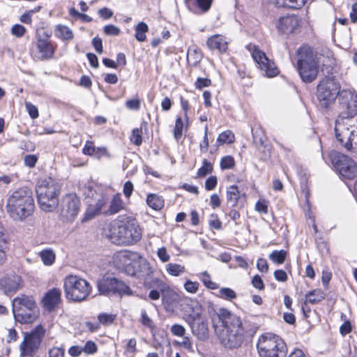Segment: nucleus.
<instances>
[{
	"mask_svg": "<svg viewBox=\"0 0 357 357\" xmlns=\"http://www.w3.org/2000/svg\"><path fill=\"white\" fill-rule=\"evenodd\" d=\"M96 149L92 142L87 141L82 149V153L86 155H93L95 154Z\"/></svg>",
	"mask_w": 357,
	"mask_h": 357,
	"instance_id": "obj_51",
	"label": "nucleus"
},
{
	"mask_svg": "<svg viewBox=\"0 0 357 357\" xmlns=\"http://www.w3.org/2000/svg\"><path fill=\"white\" fill-rule=\"evenodd\" d=\"M15 319L22 323L33 322L37 317V305L31 296L21 295L15 298L12 303Z\"/></svg>",
	"mask_w": 357,
	"mask_h": 357,
	"instance_id": "obj_7",
	"label": "nucleus"
},
{
	"mask_svg": "<svg viewBox=\"0 0 357 357\" xmlns=\"http://www.w3.org/2000/svg\"><path fill=\"white\" fill-rule=\"evenodd\" d=\"M84 194L88 197H91L94 202L88 205L82 222H86L95 218L102 212L108 203L109 198L100 189H93L91 186L86 188Z\"/></svg>",
	"mask_w": 357,
	"mask_h": 357,
	"instance_id": "obj_11",
	"label": "nucleus"
},
{
	"mask_svg": "<svg viewBox=\"0 0 357 357\" xmlns=\"http://www.w3.org/2000/svg\"><path fill=\"white\" fill-rule=\"evenodd\" d=\"M202 59V54L201 50L195 47H190L187 53L188 62L195 66L200 62Z\"/></svg>",
	"mask_w": 357,
	"mask_h": 357,
	"instance_id": "obj_31",
	"label": "nucleus"
},
{
	"mask_svg": "<svg viewBox=\"0 0 357 357\" xmlns=\"http://www.w3.org/2000/svg\"><path fill=\"white\" fill-rule=\"evenodd\" d=\"M188 123L186 122L185 128H187ZM185 128V124L181 117H177L175 122V126L174 129V137L176 140L178 141L182 135Z\"/></svg>",
	"mask_w": 357,
	"mask_h": 357,
	"instance_id": "obj_38",
	"label": "nucleus"
},
{
	"mask_svg": "<svg viewBox=\"0 0 357 357\" xmlns=\"http://www.w3.org/2000/svg\"><path fill=\"white\" fill-rule=\"evenodd\" d=\"M287 252L284 250H274L270 255V259L274 263L281 264H282L286 258Z\"/></svg>",
	"mask_w": 357,
	"mask_h": 357,
	"instance_id": "obj_40",
	"label": "nucleus"
},
{
	"mask_svg": "<svg viewBox=\"0 0 357 357\" xmlns=\"http://www.w3.org/2000/svg\"><path fill=\"white\" fill-rule=\"evenodd\" d=\"M140 106H141V102L139 98L128 100L126 102V107L128 109L137 111V110L139 109Z\"/></svg>",
	"mask_w": 357,
	"mask_h": 357,
	"instance_id": "obj_50",
	"label": "nucleus"
},
{
	"mask_svg": "<svg viewBox=\"0 0 357 357\" xmlns=\"http://www.w3.org/2000/svg\"><path fill=\"white\" fill-rule=\"evenodd\" d=\"M94 155L97 159H100L102 157H104V156L107 157V158H109L110 156L109 153H108V151L105 147H98V148L96 149Z\"/></svg>",
	"mask_w": 357,
	"mask_h": 357,
	"instance_id": "obj_62",
	"label": "nucleus"
},
{
	"mask_svg": "<svg viewBox=\"0 0 357 357\" xmlns=\"http://www.w3.org/2000/svg\"><path fill=\"white\" fill-rule=\"evenodd\" d=\"M61 291L58 288L49 290L43 298V305L48 311H52L61 301Z\"/></svg>",
	"mask_w": 357,
	"mask_h": 357,
	"instance_id": "obj_19",
	"label": "nucleus"
},
{
	"mask_svg": "<svg viewBox=\"0 0 357 357\" xmlns=\"http://www.w3.org/2000/svg\"><path fill=\"white\" fill-rule=\"evenodd\" d=\"M213 165L207 160L204 159L202 162V166L197 171V176L204 177L206 174L213 172Z\"/></svg>",
	"mask_w": 357,
	"mask_h": 357,
	"instance_id": "obj_42",
	"label": "nucleus"
},
{
	"mask_svg": "<svg viewBox=\"0 0 357 357\" xmlns=\"http://www.w3.org/2000/svg\"><path fill=\"white\" fill-rule=\"evenodd\" d=\"M341 92L340 86L334 79L324 78L317 86V98L324 107H328Z\"/></svg>",
	"mask_w": 357,
	"mask_h": 357,
	"instance_id": "obj_13",
	"label": "nucleus"
},
{
	"mask_svg": "<svg viewBox=\"0 0 357 357\" xmlns=\"http://www.w3.org/2000/svg\"><path fill=\"white\" fill-rule=\"evenodd\" d=\"M157 256L162 262H167L170 259V255L167 253V249L165 247H162L158 250Z\"/></svg>",
	"mask_w": 357,
	"mask_h": 357,
	"instance_id": "obj_54",
	"label": "nucleus"
},
{
	"mask_svg": "<svg viewBox=\"0 0 357 357\" xmlns=\"http://www.w3.org/2000/svg\"><path fill=\"white\" fill-rule=\"evenodd\" d=\"M26 31V29L21 24H15L11 29V33L17 37H22Z\"/></svg>",
	"mask_w": 357,
	"mask_h": 357,
	"instance_id": "obj_53",
	"label": "nucleus"
},
{
	"mask_svg": "<svg viewBox=\"0 0 357 357\" xmlns=\"http://www.w3.org/2000/svg\"><path fill=\"white\" fill-rule=\"evenodd\" d=\"M217 178L214 176L208 177L205 182V188L207 190H213L217 185Z\"/></svg>",
	"mask_w": 357,
	"mask_h": 357,
	"instance_id": "obj_58",
	"label": "nucleus"
},
{
	"mask_svg": "<svg viewBox=\"0 0 357 357\" xmlns=\"http://www.w3.org/2000/svg\"><path fill=\"white\" fill-rule=\"evenodd\" d=\"M220 298L231 301L236 298V292L229 287H222L219 290L218 295Z\"/></svg>",
	"mask_w": 357,
	"mask_h": 357,
	"instance_id": "obj_41",
	"label": "nucleus"
},
{
	"mask_svg": "<svg viewBox=\"0 0 357 357\" xmlns=\"http://www.w3.org/2000/svg\"><path fill=\"white\" fill-rule=\"evenodd\" d=\"M252 285L259 290H262L264 288V282L259 275H255L252 280Z\"/></svg>",
	"mask_w": 357,
	"mask_h": 357,
	"instance_id": "obj_59",
	"label": "nucleus"
},
{
	"mask_svg": "<svg viewBox=\"0 0 357 357\" xmlns=\"http://www.w3.org/2000/svg\"><path fill=\"white\" fill-rule=\"evenodd\" d=\"M235 165L234 158L230 155L223 157L220 161V167L222 169H228L232 168Z\"/></svg>",
	"mask_w": 357,
	"mask_h": 357,
	"instance_id": "obj_45",
	"label": "nucleus"
},
{
	"mask_svg": "<svg viewBox=\"0 0 357 357\" xmlns=\"http://www.w3.org/2000/svg\"><path fill=\"white\" fill-rule=\"evenodd\" d=\"M166 271L169 275L177 277L184 273L185 268L181 264L169 263L166 265Z\"/></svg>",
	"mask_w": 357,
	"mask_h": 357,
	"instance_id": "obj_37",
	"label": "nucleus"
},
{
	"mask_svg": "<svg viewBox=\"0 0 357 357\" xmlns=\"http://www.w3.org/2000/svg\"><path fill=\"white\" fill-rule=\"evenodd\" d=\"M63 288L66 298L76 302L85 300L91 290L89 283L86 280L73 275L66 277Z\"/></svg>",
	"mask_w": 357,
	"mask_h": 357,
	"instance_id": "obj_9",
	"label": "nucleus"
},
{
	"mask_svg": "<svg viewBox=\"0 0 357 357\" xmlns=\"http://www.w3.org/2000/svg\"><path fill=\"white\" fill-rule=\"evenodd\" d=\"M325 296L326 294L321 289H314L306 294L305 303L316 304L322 301Z\"/></svg>",
	"mask_w": 357,
	"mask_h": 357,
	"instance_id": "obj_30",
	"label": "nucleus"
},
{
	"mask_svg": "<svg viewBox=\"0 0 357 357\" xmlns=\"http://www.w3.org/2000/svg\"><path fill=\"white\" fill-rule=\"evenodd\" d=\"M36 190L38 204L43 211L50 212L56 208L61 187L54 179L48 177L38 180Z\"/></svg>",
	"mask_w": 357,
	"mask_h": 357,
	"instance_id": "obj_4",
	"label": "nucleus"
},
{
	"mask_svg": "<svg viewBox=\"0 0 357 357\" xmlns=\"http://www.w3.org/2000/svg\"><path fill=\"white\" fill-rule=\"evenodd\" d=\"M192 332L200 340H206L208 337V324L204 320L198 319H194L190 323Z\"/></svg>",
	"mask_w": 357,
	"mask_h": 357,
	"instance_id": "obj_21",
	"label": "nucleus"
},
{
	"mask_svg": "<svg viewBox=\"0 0 357 357\" xmlns=\"http://www.w3.org/2000/svg\"><path fill=\"white\" fill-rule=\"evenodd\" d=\"M332 162L341 177L352 179L357 175V165L349 156L335 153L332 156Z\"/></svg>",
	"mask_w": 357,
	"mask_h": 357,
	"instance_id": "obj_15",
	"label": "nucleus"
},
{
	"mask_svg": "<svg viewBox=\"0 0 357 357\" xmlns=\"http://www.w3.org/2000/svg\"><path fill=\"white\" fill-rule=\"evenodd\" d=\"M177 344L180 347H181L188 351H191L192 349V343L190 339L189 338V337L183 336L182 341L177 342Z\"/></svg>",
	"mask_w": 357,
	"mask_h": 357,
	"instance_id": "obj_57",
	"label": "nucleus"
},
{
	"mask_svg": "<svg viewBox=\"0 0 357 357\" xmlns=\"http://www.w3.org/2000/svg\"><path fill=\"white\" fill-rule=\"evenodd\" d=\"M103 31L104 33L107 36H119L121 33L120 29L113 24H108L105 26Z\"/></svg>",
	"mask_w": 357,
	"mask_h": 357,
	"instance_id": "obj_47",
	"label": "nucleus"
},
{
	"mask_svg": "<svg viewBox=\"0 0 357 357\" xmlns=\"http://www.w3.org/2000/svg\"><path fill=\"white\" fill-rule=\"evenodd\" d=\"M26 111L28 112L30 117L32 119H35L36 118L38 117V108L33 105V104L30 103V102H26Z\"/></svg>",
	"mask_w": 357,
	"mask_h": 357,
	"instance_id": "obj_52",
	"label": "nucleus"
},
{
	"mask_svg": "<svg viewBox=\"0 0 357 357\" xmlns=\"http://www.w3.org/2000/svg\"><path fill=\"white\" fill-rule=\"evenodd\" d=\"M252 52V56L255 61L258 64L259 68L266 73L267 77H273L279 73V70L268 58L266 54L255 45L252 47L251 45L248 47Z\"/></svg>",
	"mask_w": 357,
	"mask_h": 357,
	"instance_id": "obj_16",
	"label": "nucleus"
},
{
	"mask_svg": "<svg viewBox=\"0 0 357 357\" xmlns=\"http://www.w3.org/2000/svg\"><path fill=\"white\" fill-rule=\"evenodd\" d=\"M300 26L299 17L296 15H291L282 17L279 19L277 24L278 31L284 34H289L296 32Z\"/></svg>",
	"mask_w": 357,
	"mask_h": 357,
	"instance_id": "obj_18",
	"label": "nucleus"
},
{
	"mask_svg": "<svg viewBox=\"0 0 357 357\" xmlns=\"http://www.w3.org/2000/svg\"><path fill=\"white\" fill-rule=\"evenodd\" d=\"M8 234L3 227L0 222V264H1L6 259V250L8 244Z\"/></svg>",
	"mask_w": 357,
	"mask_h": 357,
	"instance_id": "obj_29",
	"label": "nucleus"
},
{
	"mask_svg": "<svg viewBox=\"0 0 357 357\" xmlns=\"http://www.w3.org/2000/svg\"><path fill=\"white\" fill-rule=\"evenodd\" d=\"M38 161V157L36 155H27L24 157V164L29 167H35Z\"/></svg>",
	"mask_w": 357,
	"mask_h": 357,
	"instance_id": "obj_56",
	"label": "nucleus"
},
{
	"mask_svg": "<svg viewBox=\"0 0 357 357\" xmlns=\"http://www.w3.org/2000/svg\"><path fill=\"white\" fill-rule=\"evenodd\" d=\"M97 286L100 294L104 296L121 297L132 294L129 286L116 278H103L98 281Z\"/></svg>",
	"mask_w": 357,
	"mask_h": 357,
	"instance_id": "obj_12",
	"label": "nucleus"
},
{
	"mask_svg": "<svg viewBox=\"0 0 357 357\" xmlns=\"http://www.w3.org/2000/svg\"><path fill=\"white\" fill-rule=\"evenodd\" d=\"M135 37L139 42H144L146 39V33L149 31L148 25L144 22H139L135 28Z\"/></svg>",
	"mask_w": 357,
	"mask_h": 357,
	"instance_id": "obj_33",
	"label": "nucleus"
},
{
	"mask_svg": "<svg viewBox=\"0 0 357 357\" xmlns=\"http://www.w3.org/2000/svg\"><path fill=\"white\" fill-rule=\"evenodd\" d=\"M307 0H277L276 6L290 9H301Z\"/></svg>",
	"mask_w": 357,
	"mask_h": 357,
	"instance_id": "obj_32",
	"label": "nucleus"
},
{
	"mask_svg": "<svg viewBox=\"0 0 357 357\" xmlns=\"http://www.w3.org/2000/svg\"><path fill=\"white\" fill-rule=\"evenodd\" d=\"M257 267L259 271L263 273H266L268 270V266L266 260L262 258H259L257 260Z\"/></svg>",
	"mask_w": 357,
	"mask_h": 357,
	"instance_id": "obj_63",
	"label": "nucleus"
},
{
	"mask_svg": "<svg viewBox=\"0 0 357 357\" xmlns=\"http://www.w3.org/2000/svg\"><path fill=\"white\" fill-rule=\"evenodd\" d=\"M141 134L142 131L139 129L135 128L132 130L130 141L136 146H139L142 142Z\"/></svg>",
	"mask_w": 357,
	"mask_h": 357,
	"instance_id": "obj_46",
	"label": "nucleus"
},
{
	"mask_svg": "<svg viewBox=\"0 0 357 357\" xmlns=\"http://www.w3.org/2000/svg\"><path fill=\"white\" fill-rule=\"evenodd\" d=\"M235 137L230 130H226L219 134L217 138V142L220 144H231L234 142Z\"/></svg>",
	"mask_w": 357,
	"mask_h": 357,
	"instance_id": "obj_39",
	"label": "nucleus"
},
{
	"mask_svg": "<svg viewBox=\"0 0 357 357\" xmlns=\"http://www.w3.org/2000/svg\"><path fill=\"white\" fill-rule=\"evenodd\" d=\"M339 103L341 112L335 120L338 121L352 120V123H357L354 116L357 115V93L353 89H342L340 93Z\"/></svg>",
	"mask_w": 357,
	"mask_h": 357,
	"instance_id": "obj_10",
	"label": "nucleus"
},
{
	"mask_svg": "<svg viewBox=\"0 0 357 357\" xmlns=\"http://www.w3.org/2000/svg\"><path fill=\"white\" fill-rule=\"evenodd\" d=\"M55 36L62 40L70 41L73 39L74 34L71 29L66 25H56L54 29Z\"/></svg>",
	"mask_w": 357,
	"mask_h": 357,
	"instance_id": "obj_28",
	"label": "nucleus"
},
{
	"mask_svg": "<svg viewBox=\"0 0 357 357\" xmlns=\"http://www.w3.org/2000/svg\"><path fill=\"white\" fill-rule=\"evenodd\" d=\"M39 255L45 266H51L55 261L56 256L52 249L43 250Z\"/></svg>",
	"mask_w": 357,
	"mask_h": 357,
	"instance_id": "obj_36",
	"label": "nucleus"
},
{
	"mask_svg": "<svg viewBox=\"0 0 357 357\" xmlns=\"http://www.w3.org/2000/svg\"><path fill=\"white\" fill-rule=\"evenodd\" d=\"M116 318V314H108V313H100L98 316V320L99 324L109 325L113 323Z\"/></svg>",
	"mask_w": 357,
	"mask_h": 357,
	"instance_id": "obj_43",
	"label": "nucleus"
},
{
	"mask_svg": "<svg viewBox=\"0 0 357 357\" xmlns=\"http://www.w3.org/2000/svg\"><path fill=\"white\" fill-rule=\"evenodd\" d=\"M141 230L135 220L125 218L112 225L110 238L117 244L130 245L141 238Z\"/></svg>",
	"mask_w": 357,
	"mask_h": 357,
	"instance_id": "obj_5",
	"label": "nucleus"
},
{
	"mask_svg": "<svg viewBox=\"0 0 357 357\" xmlns=\"http://www.w3.org/2000/svg\"><path fill=\"white\" fill-rule=\"evenodd\" d=\"M170 331L172 333L178 337H183L185 333V328L180 324H174L172 326Z\"/></svg>",
	"mask_w": 357,
	"mask_h": 357,
	"instance_id": "obj_48",
	"label": "nucleus"
},
{
	"mask_svg": "<svg viewBox=\"0 0 357 357\" xmlns=\"http://www.w3.org/2000/svg\"><path fill=\"white\" fill-rule=\"evenodd\" d=\"M199 284L190 280H186L183 284L184 289L190 294H196L199 289Z\"/></svg>",
	"mask_w": 357,
	"mask_h": 357,
	"instance_id": "obj_44",
	"label": "nucleus"
},
{
	"mask_svg": "<svg viewBox=\"0 0 357 357\" xmlns=\"http://www.w3.org/2000/svg\"><path fill=\"white\" fill-rule=\"evenodd\" d=\"M123 208L124 204L121 195L117 193L112 197L108 209L103 211L102 213L106 215H111L119 213L122 209H123Z\"/></svg>",
	"mask_w": 357,
	"mask_h": 357,
	"instance_id": "obj_26",
	"label": "nucleus"
},
{
	"mask_svg": "<svg viewBox=\"0 0 357 357\" xmlns=\"http://www.w3.org/2000/svg\"><path fill=\"white\" fill-rule=\"evenodd\" d=\"M212 3L213 0H185L188 9L195 14H203L208 12Z\"/></svg>",
	"mask_w": 357,
	"mask_h": 357,
	"instance_id": "obj_22",
	"label": "nucleus"
},
{
	"mask_svg": "<svg viewBox=\"0 0 357 357\" xmlns=\"http://www.w3.org/2000/svg\"><path fill=\"white\" fill-rule=\"evenodd\" d=\"M199 280L202 282L204 285L209 289H217L219 286L217 283L211 280V275L207 271H203L197 275Z\"/></svg>",
	"mask_w": 357,
	"mask_h": 357,
	"instance_id": "obj_35",
	"label": "nucleus"
},
{
	"mask_svg": "<svg viewBox=\"0 0 357 357\" xmlns=\"http://www.w3.org/2000/svg\"><path fill=\"white\" fill-rule=\"evenodd\" d=\"M133 189H134V187H133L132 183L130 181H126L123 185V189L124 195L127 198H129L133 192Z\"/></svg>",
	"mask_w": 357,
	"mask_h": 357,
	"instance_id": "obj_60",
	"label": "nucleus"
},
{
	"mask_svg": "<svg viewBox=\"0 0 357 357\" xmlns=\"http://www.w3.org/2000/svg\"><path fill=\"white\" fill-rule=\"evenodd\" d=\"M152 284L153 287H156L161 292L162 302L169 303L168 297L174 295L170 287L163 280L156 278H153Z\"/></svg>",
	"mask_w": 357,
	"mask_h": 357,
	"instance_id": "obj_24",
	"label": "nucleus"
},
{
	"mask_svg": "<svg viewBox=\"0 0 357 357\" xmlns=\"http://www.w3.org/2000/svg\"><path fill=\"white\" fill-rule=\"evenodd\" d=\"M80 209V200L74 193L66 195L61 200V215L67 220H73Z\"/></svg>",
	"mask_w": 357,
	"mask_h": 357,
	"instance_id": "obj_17",
	"label": "nucleus"
},
{
	"mask_svg": "<svg viewBox=\"0 0 357 357\" xmlns=\"http://www.w3.org/2000/svg\"><path fill=\"white\" fill-rule=\"evenodd\" d=\"M34 208L33 192L28 187L17 188L7 198L6 212L14 221H24L33 214Z\"/></svg>",
	"mask_w": 357,
	"mask_h": 357,
	"instance_id": "obj_1",
	"label": "nucleus"
},
{
	"mask_svg": "<svg viewBox=\"0 0 357 357\" xmlns=\"http://www.w3.org/2000/svg\"><path fill=\"white\" fill-rule=\"evenodd\" d=\"M45 329L42 325L37 326L30 333H26L20 345L21 357H33L39 349Z\"/></svg>",
	"mask_w": 357,
	"mask_h": 357,
	"instance_id": "obj_14",
	"label": "nucleus"
},
{
	"mask_svg": "<svg viewBox=\"0 0 357 357\" xmlns=\"http://www.w3.org/2000/svg\"><path fill=\"white\" fill-rule=\"evenodd\" d=\"M50 357H64V349L59 347H54L49 351Z\"/></svg>",
	"mask_w": 357,
	"mask_h": 357,
	"instance_id": "obj_64",
	"label": "nucleus"
},
{
	"mask_svg": "<svg viewBox=\"0 0 357 357\" xmlns=\"http://www.w3.org/2000/svg\"><path fill=\"white\" fill-rule=\"evenodd\" d=\"M211 84V79L203 77H198L195 83V87L198 89H202V88L208 86Z\"/></svg>",
	"mask_w": 357,
	"mask_h": 357,
	"instance_id": "obj_55",
	"label": "nucleus"
},
{
	"mask_svg": "<svg viewBox=\"0 0 357 357\" xmlns=\"http://www.w3.org/2000/svg\"><path fill=\"white\" fill-rule=\"evenodd\" d=\"M146 201L147 205L155 211H160L165 205L162 197L155 193L149 194Z\"/></svg>",
	"mask_w": 357,
	"mask_h": 357,
	"instance_id": "obj_27",
	"label": "nucleus"
},
{
	"mask_svg": "<svg viewBox=\"0 0 357 357\" xmlns=\"http://www.w3.org/2000/svg\"><path fill=\"white\" fill-rule=\"evenodd\" d=\"M218 316L223 326L220 337L222 344L229 349L240 347L244 337V329L240 318L225 308L220 309Z\"/></svg>",
	"mask_w": 357,
	"mask_h": 357,
	"instance_id": "obj_2",
	"label": "nucleus"
},
{
	"mask_svg": "<svg viewBox=\"0 0 357 357\" xmlns=\"http://www.w3.org/2000/svg\"><path fill=\"white\" fill-rule=\"evenodd\" d=\"M207 46L211 50H218L220 52H225L227 49V42L219 35L210 37L207 40Z\"/></svg>",
	"mask_w": 357,
	"mask_h": 357,
	"instance_id": "obj_25",
	"label": "nucleus"
},
{
	"mask_svg": "<svg viewBox=\"0 0 357 357\" xmlns=\"http://www.w3.org/2000/svg\"><path fill=\"white\" fill-rule=\"evenodd\" d=\"M352 120L338 121L335 124V135L340 145L347 151L357 153V130H355L356 123Z\"/></svg>",
	"mask_w": 357,
	"mask_h": 357,
	"instance_id": "obj_8",
	"label": "nucleus"
},
{
	"mask_svg": "<svg viewBox=\"0 0 357 357\" xmlns=\"http://www.w3.org/2000/svg\"><path fill=\"white\" fill-rule=\"evenodd\" d=\"M240 192L236 185H231L227 190V201L231 206H234L238 200Z\"/></svg>",
	"mask_w": 357,
	"mask_h": 357,
	"instance_id": "obj_34",
	"label": "nucleus"
},
{
	"mask_svg": "<svg viewBox=\"0 0 357 357\" xmlns=\"http://www.w3.org/2000/svg\"><path fill=\"white\" fill-rule=\"evenodd\" d=\"M297 70L305 83L316 79L319 73V61L317 52L310 47L304 45L297 50Z\"/></svg>",
	"mask_w": 357,
	"mask_h": 357,
	"instance_id": "obj_3",
	"label": "nucleus"
},
{
	"mask_svg": "<svg viewBox=\"0 0 357 357\" xmlns=\"http://www.w3.org/2000/svg\"><path fill=\"white\" fill-rule=\"evenodd\" d=\"M4 291L6 294H13L22 289L24 282L22 278L17 275H12L1 281Z\"/></svg>",
	"mask_w": 357,
	"mask_h": 357,
	"instance_id": "obj_20",
	"label": "nucleus"
},
{
	"mask_svg": "<svg viewBox=\"0 0 357 357\" xmlns=\"http://www.w3.org/2000/svg\"><path fill=\"white\" fill-rule=\"evenodd\" d=\"M36 47L40 53L39 59L42 60L51 59L54 53V49L50 40L47 39L38 38Z\"/></svg>",
	"mask_w": 357,
	"mask_h": 357,
	"instance_id": "obj_23",
	"label": "nucleus"
},
{
	"mask_svg": "<svg viewBox=\"0 0 357 357\" xmlns=\"http://www.w3.org/2000/svg\"><path fill=\"white\" fill-rule=\"evenodd\" d=\"M260 357H286L287 347L284 341L273 333L261 335L257 344Z\"/></svg>",
	"mask_w": 357,
	"mask_h": 357,
	"instance_id": "obj_6",
	"label": "nucleus"
},
{
	"mask_svg": "<svg viewBox=\"0 0 357 357\" xmlns=\"http://www.w3.org/2000/svg\"><path fill=\"white\" fill-rule=\"evenodd\" d=\"M142 316V324L146 327L149 328H153L154 327L153 322L152 319L148 316L145 310H142L141 312Z\"/></svg>",
	"mask_w": 357,
	"mask_h": 357,
	"instance_id": "obj_49",
	"label": "nucleus"
},
{
	"mask_svg": "<svg viewBox=\"0 0 357 357\" xmlns=\"http://www.w3.org/2000/svg\"><path fill=\"white\" fill-rule=\"evenodd\" d=\"M92 44L98 54L102 53V39L98 37H95L92 40Z\"/></svg>",
	"mask_w": 357,
	"mask_h": 357,
	"instance_id": "obj_61",
	"label": "nucleus"
}]
</instances>
